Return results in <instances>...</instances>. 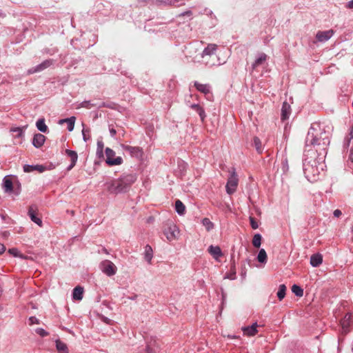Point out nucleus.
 Listing matches in <instances>:
<instances>
[{"instance_id": "1", "label": "nucleus", "mask_w": 353, "mask_h": 353, "mask_svg": "<svg viewBox=\"0 0 353 353\" xmlns=\"http://www.w3.org/2000/svg\"><path fill=\"white\" fill-rule=\"evenodd\" d=\"M137 176L134 174H128L122 176L118 179L112 181L108 184V190L113 194H119L128 191L130 187L136 181Z\"/></svg>"}, {"instance_id": "2", "label": "nucleus", "mask_w": 353, "mask_h": 353, "mask_svg": "<svg viewBox=\"0 0 353 353\" xmlns=\"http://www.w3.org/2000/svg\"><path fill=\"white\" fill-rule=\"evenodd\" d=\"M323 130L321 129V125L318 123H314L311 125L307 137H306V144L307 145H319L321 135L323 134Z\"/></svg>"}, {"instance_id": "3", "label": "nucleus", "mask_w": 353, "mask_h": 353, "mask_svg": "<svg viewBox=\"0 0 353 353\" xmlns=\"http://www.w3.org/2000/svg\"><path fill=\"white\" fill-rule=\"evenodd\" d=\"M99 268L100 270L108 276H112L115 275L117 272V268L114 263L107 259L102 261L99 263Z\"/></svg>"}, {"instance_id": "4", "label": "nucleus", "mask_w": 353, "mask_h": 353, "mask_svg": "<svg viewBox=\"0 0 353 353\" xmlns=\"http://www.w3.org/2000/svg\"><path fill=\"white\" fill-rule=\"evenodd\" d=\"M239 184V179L238 176L234 170V168H232V170L230 172V176H229L226 185L225 189L226 192L228 194H232L234 192H236V188L238 187Z\"/></svg>"}, {"instance_id": "5", "label": "nucleus", "mask_w": 353, "mask_h": 353, "mask_svg": "<svg viewBox=\"0 0 353 353\" xmlns=\"http://www.w3.org/2000/svg\"><path fill=\"white\" fill-rule=\"evenodd\" d=\"M163 233L167 239L170 241L176 239L180 234L179 228L174 223L170 224L164 228Z\"/></svg>"}, {"instance_id": "6", "label": "nucleus", "mask_w": 353, "mask_h": 353, "mask_svg": "<svg viewBox=\"0 0 353 353\" xmlns=\"http://www.w3.org/2000/svg\"><path fill=\"white\" fill-rule=\"evenodd\" d=\"M106 163L109 165H119L123 163V159L121 157H115V152L110 148L105 149Z\"/></svg>"}, {"instance_id": "7", "label": "nucleus", "mask_w": 353, "mask_h": 353, "mask_svg": "<svg viewBox=\"0 0 353 353\" xmlns=\"http://www.w3.org/2000/svg\"><path fill=\"white\" fill-rule=\"evenodd\" d=\"M125 151L128 152L132 157L137 159L141 158L143 155L142 149L139 147H133L130 145H123Z\"/></svg>"}, {"instance_id": "8", "label": "nucleus", "mask_w": 353, "mask_h": 353, "mask_svg": "<svg viewBox=\"0 0 353 353\" xmlns=\"http://www.w3.org/2000/svg\"><path fill=\"white\" fill-rule=\"evenodd\" d=\"M333 34L334 31L332 30H329L326 31H319L316 34V38L318 41L325 42L330 39Z\"/></svg>"}, {"instance_id": "9", "label": "nucleus", "mask_w": 353, "mask_h": 353, "mask_svg": "<svg viewBox=\"0 0 353 353\" xmlns=\"http://www.w3.org/2000/svg\"><path fill=\"white\" fill-rule=\"evenodd\" d=\"M352 315L346 314L343 319L341 321V325L343 332L347 333L349 332V327L352 325Z\"/></svg>"}, {"instance_id": "10", "label": "nucleus", "mask_w": 353, "mask_h": 353, "mask_svg": "<svg viewBox=\"0 0 353 353\" xmlns=\"http://www.w3.org/2000/svg\"><path fill=\"white\" fill-rule=\"evenodd\" d=\"M52 64V60L48 59L42 62L41 64L37 65L35 68H32L28 70L29 74H32L35 72H38L45 70L46 68L50 67Z\"/></svg>"}, {"instance_id": "11", "label": "nucleus", "mask_w": 353, "mask_h": 353, "mask_svg": "<svg viewBox=\"0 0 353 353\" xmlns=\"http://www.w3.org/2000/svg\"><path fill=\"white\" fill-rule=\"evenodd\" d=\"M208 252L215 259L219 260L223 256V252L219 246L210 245L208 249Z\"/></svg>"}, {"instance_id": "12", "label": "nucleus", "mask_w": 353, "mask_h": 353, "mask_svg": "<svg viewBox=\"0 0 353 353\" xmlns=\"http://www.w3.org/2000/svg\"><path fill=\"white\" fill-rule=\"evenodd\" d=\"M268 56L265 53H260L252 65V70H256L259 67L263 65L267 61Z\"/></svg>"}, {"instance_id": "13", "label": "nucleus", "mask_w": 353, "mask_h": 353, "mask_svg": "<svg viewBox=\"0 0 353 353\" xmlns=\"http://www.w3.org/2000/svg\"><path fill=\"white\" fill-rule=\"evenodd\" d=\"M46 137L40 133L34 134L32 140V144L34 147L39 148L45 143Z\"/></svg>"}, {"instance_id": "14", "label": "nucleus", "mask_w": 353, "mask_h": 353, "mask_svg": "<svg viewBox=\"0 0 353 353\" xmlns=\"http://www.w3.org/2000/svg\"><path fill=\"white\" fill-rule=\"evenodd\" d=\"M291 113V107L287 102H283L281 108V120L285 121L289 119Z\"/></svg>"}, {"instance_id": "15", "label": "nucleus", "mask_w": 353, "mask_h": 353, "mask_svg": "<svg viewBox=\"0 0 353 353\" xmlns=\"http://www.w3.org/2000/svg\"><path fill=\"white\" fill-rule=\"evenodd\" d=\"M65 153L70 158L71 163L68 168V170H70L75 165L78 159V155L75 151L70 150H66Z\"/></svg>"}, {"instance_id": "16", "label": "nucleus", "mask_w": 353, "mask_h": 353, "mask_svg": "<svg viewBox=\"0 0 353 353\" xmlns=\"http://www.w3.org/2000/svg\"><path fill=\"white\" fill-rule=\"evenodd\" d=\"M257 327L258 325L256 323H253L250 326H248L243 328V331L245 334L252 336H254L257 333Z\"/></svg>"}, {"instance_id": "17", "label": "nucleus", "mask_w": 353, "mask_h": 353, "mask_svg": "<svg viewBox=\"0 0 353 353\" xmlns=\"http://www.w3.org/2000/svg\"><path fill=\"white\" fill-rule=\"evenodd\" d=\"M322 262L323 257L320 254H312L310 257V264L313 267H319Z\"/></svg>"}, {"instance_id": "18", "label": "nucleus", "mask_w": 353, "mask_h": 353, "mask_svg": "<svg viewBox=\"0 0 353 353\" xmlns=\"http://www.w3.org/2000/svg\"><path fill=\"white\" fill-rule=\"evenodd\" d=\"M153 258V250L150 245H147L145 247L144 250V259L149 263H152V259Z\"/></svg>"}, {"instance_id": "19", "label": "nucleus", "mask_w": 353, "mask_h": 353, "mask_svg": "<svg viewBox=\"0 0 353 353\" xmlns=\"http://www.w3.org/2000/svg\"><path fill=\"white\" fill-rule=\"evenodd\" d=\"M83 288L80 286H77L74 288L72 292V298L74 300L81 301L83 299Z\"/></svg>"}, {"instance_id": "20", "label": "nucleus", "mask_w": 353, "mask_h": 353, "mask_svg": "<svg viewBox=\"0 0 353 353\" xmlns=\"http://www.w3.org/2000/svg\"><path fill=\"white\" fill-rule=\"evenodd\" d=\"M56 348L59 353H69L67 345L61 340L57 339L55 341Z\"/></svg>"}, {"instance_id": "21", "label": "nucleus", "mask_w": 353, "mask_h": 353, "mask_svg": "<svg viewBox=\"0 0 353 353\" xmlns=\"http://www.w3.org/2000/svg\"><path fill=\"white\" fill-rule=\"evenodd\" d=\"M76 121L75 117H71L68 119H61L59 121V124H63V123H68V129L69 131H72L74 127V123Z\"/></svg>"}, {"instance_id": "22", "label": "nucleus", "mask_w": 353, "mask_h": 353, "mask_svg": "<svg viewBox=\"0 0 353 353\" xmlns=\"http://www.w3.org/2000/svg\"><path fill=\"white\" fill-rule=\"evenodd\" d=\"M194 86L196 88V90L201 92V93L207 94L210 92V87L207 84H202L196 81L194 83Z\"/></svg>"}, {"instance_id": "23", "label": "nucleus", "mask_w": 353, "mask_h": 353, "mask_svg": "<svg viewBox=\"0 0 353 353\" xmlns=\"http://www.w3.org/2000/svg\"><path fill=\"white\" fill-rule=\"evenodd\" d=\"M217 48L216 44H208V46L203 51V56L204 55H211L214 53Z\"/></svg>"}, {"instance_id": "24", "label": "nucleus", "mask_w": 353, "mask_h": 353, "mask_svg": "<svg viewBox=\"0 0 353 353\" xmlns=\"http://www.w3.org/2000/svg\"><path fill=\"white\" fill-rule=\"evenodd\" d=\"M3 187L6 192H12L13 190L12 181L8 176L3 179Z\"/></svg>"}, {"instance_id": "25", "label": "nucleus", "mask_w": 353, "mask_h": 353, "mask_svg": "<svg viewBox=\"0 0 353 353\" xmlns=\"http://www.w3.org/2000/svg\"><path fill=\"white\" fill-rule=\"evenodd\" d=\"M267 254L264 249H261L257 255V260L261 263H266L267 262Z\"/></svg>"}, {"instance_id": "26", "label": "nucleus", "mask_w": 353, "mask_h": 353, "mask_svg": "<svg viewBox=\"0 0 353 353\" xmlns=\"http://www.w3.org/2000/svg\"><path fill=\"white\" fill-rule=\"evenodd\" d=\"M37 128L39 130H40L42 132H46L48 130V127L45 124V120L44 119H40L37 121L36 123Z\"/></svg>"}, {"instance_id": "27", "label": "nucleus", "mask_w": 353, "mask_h": 353, "mask_svg": "<svg viewBox=\"0 0 353 353\" xmlns=\"http://www.w3.org/2000/svg\"><path fill=\"white\" fill-rule=\"evenodd\" d=\"M175 209L179 214H183L185 212V207L180 200H176L175 202Z\"/></svg>"}, {"instance_id": "28", "label": "nucleus", "mask_w": 353, "mask_h": 353, "mask_svg": "<svg viewBox=\"0 0 353 353\" xmlns=\"http://www.w3.org/2000/svg\"><path fill=\"white\" fill-rule=\"evenodd\" d=\"M286 289V286L284 284H281L279 285V291L277 292V297L280 301L284 299L285 296Z\"/></svg>"}, {"instance_id": "29", "label": "nucleus", "mask_w": 353, "mask_h": 353, "mask_svg": "<svg viewBox=\"0 0 353 353\" xmlns=\"http://www.w3.org/2000/svg\"><path fill=\"white\" fill-rule=\"evenodd\" d=\"M253 145L255 147L258 153H261L263 151L262 143L259 138L255 137L253 139Z\"/></svg>"}, {"instance_id": "30", "label": "nucleus", "mask_w": 353, "mask_h": 353, "mask_svg": "<svg viewBox=\"0 0 353 353\" xmlns=\"http://www.w3.org/2000/svg\"><path fill=\"white\" fill-rule=\"evenodd\" d=\"M28 214H29V216H30V219H31V220L32 221H41V218H37V212L36 209L34 208V207L30 206L29 208Z\"/></svg>"}, {"instance_id": "31", "label": "nucleus", "mask_w": 353, "mask_h": 353, "mask_svg": "<svg viewBox=\"0 0 353 353\" xmlns=\"http://www.w3.org/2000/svg\"><path fill=\"white\" fill-rule=\"evenodd\" d=\"M252 244L255 248H259L261 244V236L259 234H254L252 239Z\"/></svg>"}, {"instance_id": "32", "label": "nucleus", "mask_w": 353, "mask_h": 353, "mask_svg": "<svg viewBox=\"0 0 353 353\" xmlns=\"http://www.w3.org/2000/svg\"><path fill=\"white\" fill-rule=\"evenodd\" d=\"M83 127H84V123H82ZM83 139L84 141H88L90 139V128H83L82 130Z\"/></svg>"}, {"instance_id": "33", "label": "nucleus", "mask_w": 353, "mask_h": 353, "mask_svg": "<svg viewBox=\"0 0 353 353\" xmlns=\"http://www.w3.org/2000/svg\"><path fill=\"white\" fill-rule=\"evenodd\" d=\"M292 292L297 296H302L303 295V290L299 286L294 285L292 288Z\"/></svg>"}, {"instance_id": "34", "label": "nucleus", "mask_w": 353, "mask_h": 353, "mask_svg": "<svg viewBox=\"0 0 353 353\" xmlns=\"http://www.w3.org/2000/svg\"><path fill=\"white\" fill-rule=\"evenodd\" d=\"M11 132L16 133V137H21L23 135V130L21 128H14L11 129Z\"/></svg>"}, {"instance_id": "35", "label": "nucleus", "mask_w": 353, "mask_h": 353, "mask_svg": "<svg viewBox=\"0 0 353 353\" xmlns=\"http://www.w3.org/2000/svg\"><path fill=\"white\" fill-rule=\"evenodd\" d=\"M35 332L42 337L47 336L49 334L47 331L41 327L37 328Z\"/></svg>"}, {"instance_id": "36", "label": "nucleus", "mask_w": 353, "mask_h": 353, "mask_svg": "<svg viewBox=\"0 0 353 353\" xmlns=\"http://www.w3.org/2000/svg\"><path fill=\"white\" fill-rule=\"evenodd\" d=\"M196 112L199 114L201 121H203L206 117L203 108L199 106V108L196 110Z\"/></svg>"}, {"instance_id": "37", "label": "nucleus", "mask_w": 353, "mask_h": 353, "mask_svg": "<svg viewBox=\"0 0 353 353\" xmlns=\"http://www.w3.org/2000/svg\"><path fill=\"white\" fill-rule=\"evenodd\" d=\"M203 226L205 228L207 231H210L214 228L213 222H202Z\"/></svg>"}, {"instance_id": "38", "label": "nucleus", "mask_w": 353, "mask_h": 353, "mask_svg": "<svg viewBox=\"0 0 353 353\" xmlns=\"http://www.w3.org/2000/svg\"><path fill=\"white\" fill-rule=\"evenodd\" d=\"M39 320L38 319H37L35 316H31L29 318V324L30 325H34V324H39Z\"/></svg>"}, {"instance_id": "39", "label": "nucleus", "mask_w": 353, "mask_h": 353, "mask_svg": "<svg viewBox=\"0 0 353 353\" xmlns=\"http://www.w3.org/2000/svg\"><path fill=\"white\" fill-rule=\"evenodd\" d=\"M34 167L35 166H33V165H26L23 167V170L26 172H32V171L34 170Z\"/></svg>"}, {"instance_id": "40", "label": "nucleus", "mask_w": 353, "mask_h": 353, "mask_svg": "<svg viewBox=\"0 0 353 353\" xmlns=\"http://www.w3.org/2000/svg\"><path fill=\"white\" fill-rule=\"evenodd\" d=\"M104 147L103 142L101 140H98L97 141V150L102 152Z\"/></svg>"}, {"instance_id": "41", "label": "nucleus", "mask_w": 353, "mask_h": 353, "mask_svg": "<svg viewBox=\"0 0 353 353\" xmlns=\"http://www.w3.org/2000/svg\"><path fill=\"white\" fill-rule=\"evenodd\" d=\"M8 252L14 256H17L18 255V250L16 248L9 249Z\"/></svg>"}, {"instance_id": "42", "label": "nucleus", "mask_w": 353, "mask_h": 353, "mask_svg": "<svg viewBox=\"0 0 353 353\" xmlns=\"http://www.w3.org/2000/svg\"><path fill=\"white\" fill-rule=\"evenodd\" d=\"M341 214H342V212L340 210H335L334 211V218H339Z\"/></svg>"}, {"instance_id": "43", "label": "nucleus", "mask_w": 353, "mask_h": 353, "mask_svg": "<svg viewBox=\"0 0 353 353\" xmlns=\"http://www.w3.org/2000/svg\"><path fill=\"white\" fill-rule=\"evenodd\" d=\"M0 218L3 220H5L7 219V214L5 213V212L3 210H1Z\"/></svg>"}, {"instance_id": "44", "label": "nucleus", "mask_w": 353, "mask_h": 353, "mask_svg": "<svg viewBox=\"0 0 353 353\" xmlns=\"http://www.w3.org/2000/svg\"><path fill=\"white\" fill-rule=\"evenodd\" d=\"M259 222H250L251 226L252 229L255 230L257 229L259 226Z\"/></svg>"}, {"instance_id": "45", "label": "nucleus", "mask_w": 353, "mask_h": 353, "mask_svg": "<svg viewBox=\"0 0 353 353\" xmlns=\"http://www.w3.org/2000/svg\"><path fill=\"white\" fill-rule=\"evenodd\" d=\"M34 170H37L39 171L40 172H41L44 170V168L42 165H36L34 167Z\"/></svg>"}, {"instance_id": "46", "label": "nucleus", "mask_w": 353, "mask_h": 353, "mask_svg": "<svg viewBox=\"0 0 353 353\" xmlns=\"http://www.w3.org/2000/svg\"><path fill=\"white\" fill-rule=\"evenodd\" d=\"M6 250V247L3 244L0 243V254L3 253Z\"/></svg>"}, {"instance_id": "47", "label": "nucleus", "mask_w": 353, "mask_h": 353, "mask_svg": "<svg viewBox=\"0 0 353 353\" xmlns=\"http://www.w3.org/2000/svg\"><path fill=\"white\" fill-rule=\"evenodd\" d=\"M349 159L352 162H353V148H352L350 150Z\"/></svg>"}, {"instance_id": "48", "label": "nucleus", "mask_w": 353, "mask_h": 353, "mask_svg": "<svg viewBox=\"0 0 353 353\" xmlns=\"http://www.w3.org/2000/svg\"><path fill=\"white\" fill-rule=\"evenodd\" d=\"M146 353H154V351H153L152 348L148 346L147 349H146Z\"/></svg>"}, {"instance_id": "49", "label": "nucleus", "mask_w": 353, "mask_h": 353, "mask_svg": "<svg viewBox=\"0 0 353 353\" xmlns=\"http://www.w3.org/2000/svg\"><path fill=\"white\" fill-rule=\"evenodd\" d=\"M350 139L348 140V141L350 142V139H353V126L351 128V130H350Z\"/></svg>"}, {"instance_id": "50", "label": "nucleus", "mask_w": 353, "mask_h": 353, "mask_svg": "<svg viewBox=\"0 0 353 353\" xmlns=\"http://www.w3.org/2000/svg\"><path fill=\"white\" fill-rule=\"evenodd\" d=\"M199 106L200 105L199 104H193L191 105V108L196 111V110L198 109Z\"/></svg>"}, {"instance_id": "51", "label": "nucleus", "mask_w": 353, "mask_h": 353, "mask_svg": "<svg viewBox=\"0 0 353 353\" xmlns=\"http://www.w3.org/2000/svg\"><path fill=\"white\" fill-rule=\"evenodd\" d=\"M110 132L112 137H114L117 133L116 130L113 128L110 130Z\"/></svg>"}, {"instance_id": "52", "label": "nucleus", "mask_w": 353, "mask_h": 353, "mask_svg": "<svg viewBox=\"0 0 353 353\" xmlns=\"http://www.w3.org/2000/svg\"><path fill=\"white\" fill-rule=\"evenodd\" d=\"M88 104H89V102L88 101H84L83 103H82V106L84 107V108H88Z\"/></svg>"}, {"instance_id": "53", "label": "nucleus", "mask_w": 353, "mask_h": 353, "mask_svg": "<svg viewBox=\"0 0 353 353\" xmlns=\"http://www.w3.org/2000/svg\"><path fill=\"white\" fill-rule=\"evenodd\" d=\"M347 7L350 8H353V0H352L351 1H350L348 3Z\"/></svg>"}, {"instance_id": "54", "label": "nucleus", "mask_w": 353, "mask_h": 353, "mask_svg": "<svg viewBox=\"0 0 353 353\" xmlns=\"http://www.w3.org/2000/svg\"><path fill=\"white\" fill-rule=\"evenodd\" d=\"M37 223V225L39 226V227H42V223L43 222L41 221H39V222H36Z\"/></svg>"}, {"instance_id": "55", "label": "nucleus", "mask_w": 353, "mask_h": 353, "mask_svg": "<svg viewBox=\"0 0 353 353\" xmlns=\"http://www.w3.org/2000/svg\"><path fill=\"white\" fill-rule=\"evenodd\" d=\"M191 14V12H185L184 14H183V15H185V14H188V15H190Z\"/></svg>"}, {"instance_id": "56", "label": "nucleus", "mask_w": 353, "mask_h": 353, "mask_svg": "<svg viewBox=\"0 0 353 353\" xmlns=\"http://www.w3.org/2000/svg\"><path fill=\"white\" fill-rule=\"evenodd\" d=\"M250 221H254V219L252 217H251V216H250Z\"/></svg>"}, {"instance_id": "57", "label": "nucleus", "mask_w": 353, "mask_h": 353, "mask_svg": "<svg viewBox=\"0 0 353 353\" xmlns=\"http://www.w3.org/2000/svg\"><path fill=\"white\" fill-rule=\"evenodd\" d=\"M203 221H208V218H205L203 219Z\"/></svg>"}, {"instance_id": "58", "label": "nucleus", "mask_w": 353, "mask_h": 353, "mask_svg": "<svg viewBox=\"0 0 353 353\" xmlns=\"http://www.w3.org/2000/svg\"><path fill=\"white\" fill-rule=\"evenodd\" d=\"M231 279H234V277L232 276V275H230V277Z\"/></svg>"}, {"instance_id": "59", "label": "nucleus", "mask_w": 353, "mask_h": 353, "mask_svg": "<svg viewBox=\"0 0 353 353\" xmlns=\"http://www.w3.org/2000/svg\"><path fill=\"white\" fill-rule=\"evenodd\" d=\"M231 279H234V277L232 276V275H230V277Z\"/></svg>"}]
</instances>
